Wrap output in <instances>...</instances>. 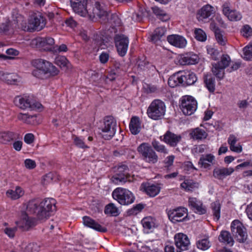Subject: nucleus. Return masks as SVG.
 I'll list each match as a JSON object with an SVG mask.
<instances>
[{
  "instance_id": "nucleus-48",
  "label": "nucleus",
  "mask_w": 252,
  "mask_h": 252,
  "mask_svg": "<svg viewBox=\"0 0 252 252\" xmlns=\"http://www.w3.org/2000/svg\"><path fill=\"white\" fill-rule=\"evenodd\" d=\"M211 208L215 218L218 220L220 218V204L219 201H216L212 203Z\"/></svg>"
},
{
  "instance_id": "nucleus-11",
  "label": "nucleus",
  "mask_w": 252,
  "mask_h": 252,
  "mask_svg": "<svg viewBox=\"0 0 252 252\" xmlns=\"http://www.w3.org/2000/svg\"><path fill=\"white\" fill-rule=\"evenodd\" d=\"M180 107L185 115H191L197 109V101L191 96H184L181 99Z\"/></svg>"
},
{
  "instance_id": "nucleus-24",
  "label": "nucleus",
  "mask_w": 252,
  "mask_h": 252,
  "mask_svg": "<svg viewBox=\"0 0 252 252\" xmlns=\"http://www.w3.org/2000/svg\"><path fill=\"white\" fill-rule=\"evenodd\" d=\"M160 189V188L158 186L148 183H143L140 186V190L150 197L156 196L159 193Z\"/></svg>"
},
{
  "instance_id": "nucleus-46",
  "label": "nucleus",
  "mask_w": 252,
  "mask_h": 252,
  "mask_svg": "<svg viewBox=\"0 0 252 252\" xmlns=\"http://www.w3.org/2000/svg\"><path fill=\"white\" fill-rule=\"evenodd\" d=\"M166 29L164 27H159L157 28L154 31V34L152 36V40L156 42L159 40L166 32Z\"/></svg>"
},
{
  "instance_id": "nucleus-61",
  "label": "nucleus",
  "mask_w": 252,
  "mask_h": 252,
  "mask_svg": "<svg viewBox=\"0 0 252 252\" xmlns=\"http://www.w3.org/2000/svg\"><path fill=\"white\" fill-rule=\"evenodd\" d=\"M32 117V116L28 114L19 113L17 115V118L19 120L27 123H30L29 119Z\"/></svg>"
},
{
  "instance_id": "nucleus-17",
  "label": "nucleus",
  "mask_w": 252,
  "mask_h": 252,
  "mask_svg": "<svg viewBox=\"0 0 252 252\" xmlns=\"http://www.w3.org/2000/svg\"><path fill=\"white\" fill-rule=\"evenodd\" d=\"M222 11L223 14L231 21H237L240 20L242 16V14L236 10L231 8V5L229 2H224L222 5Z\"/></svg>"
},
{
  "instance_id": "nucleus-63",
  "label": "nucleus",
  "mask_w": 252,
  "mask_h": 252,
  "mask_svg": "<svg viewBox=\"0 0 252 252\" xmlns=\"http://www.w3.org/2000/svg\"><path fill=\"white\" fill-rule=\"evenodd\" d=\"M25 167L29 169H32L36 167V163L34 160L31 159H26L24 161Z\"/></svg>"
},
{
  "instance_id": "nucleus-43",
  "label": "nucleus",
  "mask_w": 252,
  "mask_h": 252,
  "mask_svg": "<svg viewBox=\"0 0 252 252\" xmlns=\"http://www.w3.org/2000/svg\"><path fill=\"white\" fill-rule=\"evenodd\" d=\"M104 213L106 215L112 216H117L119 215L118 208L113 203L107 205L104 209Z\"/></svg>"
},
{
  "instance_id": "nucleus-13",
  "label": "nucleus",
  "mask_w": 252,
  "mask_h": 252,
  "mask_svg": "<svg viewBox=\"0 0 252 252\" xmlns=\"http://www.w3.org/2000/svg\"><path fill=\"white\" fill-rule=\"evenodd\" d=\"M54 44V39L51 37H37L32 41V45L45 51H56Z\"/></svg>"
},
{
  "instance_id": "nucleus-28",
  "label": "nucleus",
  "mask_w": 252,
  "mask_h": 252,
  "mask_svg": "<svg viewBox=\"0 0 252 252\" xmlns=\"http://www.w3.org/2000/svg\"><path fill=\"white\" fill-rule=\"evenodd\" d=\"M17 226L23 230H28L30 227L34 225V220L28 217V214H22L21 220L16 222Z\"/></svg>"
},
{
  "instance_id": "nucleus-60",
  "label": "nucleus",
  "mask_w": 252,
  "mask_h": 252,
  "mask_svg": "<svg viewBox=\"0 0 252 252\" xmlns=\"http://www.w3.org/2000/svg\"><path fill=\"white\" fill-rule=\"evenodd\" d=\"M17 229V226L13 227H7L4 229V232L10 238H13Z\"/></svg>"
},
{
  "instance_id": "nucleus-18",
  "label": "nucleus",
  "mask_w": 252,
  "mask_h": 252,
  "mask_svg": "<svg viewBox=\"0 0 252 252\" xmlns=\"http://www.w3.org/2000/svg\"><path fill=\"white\" fill-rule=\"evenodd\" d=\"M40 199L34 198L29 200L23 204V208L26 209L25 213L28 215H35L38 218V211L40 210Z\"/></svg>"
},
{
  "instance_id": "nucleus-5",
  "label": "nucleus",
  "mask_w": 252,
  "mask_h": 252,
  "mask_svg": "<svg viewBox=\"0 0 252 252\" xmlns=\"http://www.w3.org/2000/svg\"><path fill=\"white\" fill-rule=\"evenodd\" d=\"M116 121L113 117H106L103 125L99 128L101 130L99 134L106 140L111 139L116 133Z\"/></svg>"
},
{
  "instance_id": "nucleus-58",
  "label": "nucleus",
  "mask_w": 252,
  "mask_h": 252,
  "mask_svg": "<svg viewBox=\"0 0 252 252\" xmlns=\"http://www.w3.org/2000/svg\"><path fill=\"white\" fill-rule=\"evenodd\" d=\"M146 91L147 93H158L161 90L160 88L157 85L149 84L145 88Z\"/></svg>"
},
{
  "instance_id": "nucleus-59",
  "label": "nucleus",
  "mask_w": 252,
  "mask_h": 252,
  "mask_svg": "<svg viewBox=\"0 0 252 252\" xmlns=\"http://www.w3.org/2000/svg\"><path fill=\"white\" fill-rule=\"evenodd\" d=\"M120 72L118 68L112 69L106 76V78L113 81L115 80L116 77L119 76Z\"/></svg>"
},
{
  "instance_id": "nucleus-38",
  "label": "nucleus",
  "mask_w": 252,
  "mask_h": 252,
  "mask_svg": "<svg viewBox=\"0 0 252 252\" xmlns=\"http://www.w3.org/2000/svg\"><path fill=\"white\" fill-rule=\"evenodd\" d=\"M141 222L144 230L146 233H149L150 231H152V229L155 227L154 220L151 217L144 218L142 220Z\"/></svg>"
},
{
  "instance_id": "nucleus-2",
  "label": "nucleus",
  "mask_w": 252,
  "mask_h": 252,
  "mask_svg": "<svg viewBox=\"0 0 252 252\" xmlns=\"http://www.w3.org/2000/svg\"><path fill=\"white\" fill-rule=\"evenodd\" d=\"M56 201L52 198L40 200V210L38 211V219L44 220L54 214L56 211Z\"/></svg>"
},
{
  "instance_id": "nucleus-57",
  "label": "nucleus",
  "mask_w": 252,
  "mask_h": 252,
  "mask_svg": "<svg viewBox=\"0 0 252 252\" xmlns=\"http://www.w3.org/2000/svg\"><path fill=\"white\" fill-rule=\"evenodd\" d=\"M241 32L244 37L249 38L252 35V29L249 25H245L241 29Z\"/></svg>"
},
{
  "instance_id": "nucleus-32",
  "label": "nucleus",
  "mask_w": 252,
  "mask_h": 252,
  "mask_svg": "<svg viewBox=\"0 0 252 252\" xmlns=\"http://www.w3.org/2000/svg\"><path fill=\"white\" fill-rule=\"evenodd\" d=\"M237 141V138L233 134H230L228 138L227 142L229 145L230 150L237 153H240L242 151V147L240 144L236 145Z\"/></svg>"
},
{
  "instance_id": "nucleus-53",
  "label": "nucleus",
  "mask_w": 252,
  "mask_h": 252,
  "mask_svg": "<svg viewBox=\"0 0 252 252\" xmlns=\"http://www.w3.org/2000/svg\"><path fill=\"white\" fill-rule=\"evenodd\" d=\"M195 38L200 41H205L207 39L205 32L200 29H196L194 31Z\"/></svg>"
},
{
  "instance_id": "nucleus-7",
  "label": "nucleus",
  "mask_w": 252,
  "mask_h": 252,
  "mask_svg": "<svg viewBox=\"0 0 252 252\" xmlns=\"http://www.w3.org/2000/svg\"><path fill=\"white\" fill-rule=\"evenodd\" d=\"M87 16L91 20L97 17L103 22H105L108 19V9L107 6L102 3L95 2L94 6L89 8Z\"/></svg>"
},
{
  "instance_id": "nucleus-51",
  "label": "nucleus",
  "mask_w": 252,
  "mask_h": 252,
  "mask_svg": "<svg viewBox=\"0 0 252 252\" xmlns=\"http://www.w3.org/2000/svg\"><path fill=\"white\" fill-rule=\"evenodd\" d=\"M243 58L247 61L252 59V44H249L243 48Z\"/></svg>"
},
{
  "instance_id": "nucleus-49",
  "label": "nucleus",
  "mask_w": 252,
  "mask_h": 252,
  "mask_svg": "<svg viewBox=\"0 0 252 252\" xmlns=\"http://www.w3.org/2000/svg\"><path fill=\"white\" fill-rule=\"evenodd\" d=\"M152 145L153 148L158 152L164 154H167L168 151L165 146L160 144L158 141L154 140L152 142Z\"/></svg>"
},
{
  "instance_id": "nucleus-41",
  "label": "nucleus",
  "mask_w": 252,
  "mask_h": 252,
  "mask_svg": "<svg viewBox=\"0 0 252 252\" xmlns=\"http://www.w3.org/2000/svg\"><path fill=\"white\" fill-rule=\"evenodd\" d=\"M181 71L173 74L170 76L168 79V83L170 87L174 88L181 84Z\"/></svg>"
},
{
  "instance_id": "nucleus-62",
  "label": "nucleus",
  "mask_w": 252,
  "mask_h": 252,
  "mask_svg": "<svg viewBox=\"0 0 252 252\" xmlns=\"http://www.w3.org/2000/svg\"><path fill=\"white\" fill-rule=\"evenodd\" d=\"M38 247L36 244L30 243L25 249V252H37Z\"/></svg>"
},
{
  "instance_id": "nucleus-26",
  "label": "nucleus",
  "mask_w": 252,
  "mask_h": 252,
  "mask_svg": "<svg viewBox=\"0 0 252 252\" xmlns=\"http://www.w3.org/2000/svg\"><path fill=\"white\" fill-rule=\"evenodd\" d=\"M181 84L184 86L191 85L197 81V77L194 73L190 71H181Z\"/></svg>"
},
{
  "instance_id": "nucleus-10",
  "label": "nucleus",
  "mask_w": 252,
  "mask_h": 252,
  "mask_svg": "<svg viewBox=\"0 0 252 252\" xmlns=\"http://www.w3.org/2000/svg\"><path fill=\"white\" fill-rule=\"evenodd\" d=\"M46 21L45 18L40 14L33 15L29 20L27 27H25V31H40L45 26Z\"/></svg>"
},
{
  "instance_id": "nucleus-6",
  "label": "nucleus",
  "mask_w": 252,
  "mask_h": 252,
  "mask_svg": "<svg viewBox=\"0 0 252 252\" xmlns=\"http://www.w3.org/2000/svg\"><path fill=\"white\" fill-rule=\"evenodd\" d=\"M137 151L142 159L150 164H155L158 161V156L152 147L147 143H143L137 147Z\"/></svg>"
},
{
  "instance_id": "nucleus-64",
  "label": "nucleus",
  "mask_w": 252,
  "mask_h": 252,
  "mask_svg": "<svg viewBox=\"0 0 252 252\" xmlns=\"http://www.w3.org/2000/svg\"><path fill=\"white\" fill-rule=\"evenodd\" d=\"M136 64L140 70H145L147 65L148 64V62L145 60L138 59L137 61Z\"/></svg>"
},
{
  "instance_id": "nucleus-39",
  "label": "nucleus",
  "mask_w": 252,
  "mask_h": 252,
  "mask_svg": "<svg viewBox=\"0 0 252 252\" xmlns=\"http://www.w3.org/2000/svg\"><path fill=\"white\" fill-rule=\"evenodd\" d=\"M153 13L162 21L165 22L170 19V16L163 9L157 6L152 8Z\"/></svg>"
},
{
  "instance_id": "nucleus-37",
  "label": "nucleus",
  "mask_w": 252,
  "mask_h": 252,
  "mask_svg": "<svg viewBox=\"0 0 252 252\" xmlns=\"http://www.w3.org/2000/svg\"><path fill=\"white\" fill-rule=\"evenodd\" d=\"M204 82L208 91L210 93H213L215 90V78L210 75H205L204 76Z\"/></svg>"
},
{
  "instance_id": "nucleus-9",
  "label": "nucleus",
  "mask_w": 252,
  "mask_h": 252,
  "mask_svg": "<svg viewBox=\"0 0 252 252\" xmlns=\"http://www.w3.org/2000/svg\"><path fill=\"white\" fill-rule=\"evenodd\" d=\"M230 62V58L228 55H223L220 62L212 64L213 74L219 80L222 79L224 75V69L229 65Z\"/></svg>"
},
{
  "instance_id": "nucleus-27",
  "label": "nucleus",
  "mask_w": 252,
  "mask_h": 252,
  "mask_svg": "<svg viewBox=\"0 0 252 252\" xmlns=\"http://www.w3.org/2000/svg\"><path fill=\"white\" fill-rule=\"evenodd\" d=\"M168 42L176 47L184 48L187 45L186 39L183 37L177 34L170 35L167 38Z\"/></svg>"
},
{
  "instance_id": "nucleus-50",
  "label": "nucleus",
  "mask_w": 252,
  "mask_h": 252,
  "mask_svg": "<svg viewBox=\"0 0 252 252\" xmlns=\"http://www.w3.org/2000/svg\"><path fill=\"white\" fill-rule=\"evenodd\" d=\"M196 245L198 249L202 250H206L211 246L210 243L208 238L202 239L198 241L196 243Z\"/></svg>"
},
{
  "instance_id": "nucleus-45",
  "label": "nucleus",
  "mask_w": 252,
  "mask_h": 252,
  "mask_svg": "<svg viewBox=\"0 0 252 252\" xmlns=\"http://www.w3.org/2000/svg\"><path fill=\"white\" fill-rule=\"evenodd\" d=\"M14 138V134L12 132H0V143L6 144Z\"/></svg>"
},
{
  "instance_id": "nucleus-34",
  "label": "nucleus",
  "mask_w": 252,
  "mask_h": 252,
  "mask_svg": "<svg viewBox=\"0 0 252 252\" xmlns=\"http://www.w3.org/2000/svg\"><path fill=\"white\" fill-rule=\"evenodd\" d=\"M219 241L220 243L232 246L234 244V240L230 233L226 230H222L218 237Z\"/></svg>"
},
{
  "instance_id": "nucleus-21",
  "label": "nucleus",
  "mask_w": 252,
  "mask_h": 252,
  "mask_svg": "<svg viewBox=\"0 0 252 252\" xmlns=\"http://www.w3.org/2000/svg\"><path fill=\"white\" fill-rule=\"evenodd\" d=\"M174 240L176 248L181 252L188 250L190 242L186 235L181 233L176 234L174 236Z\"/></svg>"
},
{
  "instance_id": "nucleus-29",
  "label": "nucleus",
  "mask_w": 252,
  "mask_h": 252,
  "mask_svg": "<svg viewBox=\"0 0 252 252\" xmlns=\"http://www.w3.org/2000/svg\"><path fill=\"white\" fill-rule=\"evenodd\" d=\"M83 224L89 227L96 231L105 232L107 231L106 227L101 226L90 217L85 216L83 218Z\"/></svg>"
},
{
  "instance_id": "nucleus-4",
  "label": "nucleus",
  "mask_w": 252,
  "mask_h": 252,
  "mask_svg": "<svg viewBox=\"0 0 252 252\" xmlns=\"http://www.w3.org/2000/svg\"><path fill=\"white\" fill-rule=\"evenodd\" d=\"M166 107L164 103L159 100H153L148 107L147 113L149 118L154 120L161 119L165 114Z\"/></svg>"
},
{
  "instance_id": "nucleus-33",
  "label": "nucleus",
  "mask_w": 252,
  "mask_h": 252,
  "mask_svg": "<svg viewBox=\"0 0 252 252\" xmlns=\"http://www.w3.org/2000/svg\"><path fill=\"white\" fill-rule=\"evenodd\" d=\"M129 130L131 133L136 135L141 130V124L139 118L138 117H132L129 123Z\"/></svg>"
},
{
  "instance_id": "nucleus-44",
  "label": "nucleus",
  "mask_w": 252,
  "mask_h": 252,
  "mask_svg": "<svg viewBox=\"0 0 252 252\" xmlns=\"http://www.w3.org/2000/svg\"><path fill=\"white\" fill-rule=\"evenodd\" d=\"M115 172L117 174L123 175V177H126L127 179H129L130 175L128 173L129 169L125 164L118 165L115 167Z\"/></svg>"
},
{
  "instance_id": "nucleus-35",
  "label": "nucleus",
  "mask_w": 252,
  "mask_h": 252,
  "mask_svg": "<svg viewBox=\"0 0 252 252\" xmlns=\"http://www.w3.org/2000/svg\"><path fill=\"white\" fill-rule=\"evenodd\" d=\"M24 194V190L20 187H16L14 190L8 189L6 192V196L12 200H16L20 198Z\"/></svg>"
},
{
  "instance_id": "nucleus-8",
  "label": "nucleus",
  "mask_w": 252,
  "mask_h": 252,
  "mask_svg": "<svg viewBox=\"0 0 252 252\" xmlns=\"http://www.w3.org/2000/svg\"><path fill=\"white\" fill-rule=\"evenodd\" d=\"M14 102L16 106L23 110L39 109L42 106L41 104L35 102L30 96H17L15 97Z\"/></svg>"
},
{
  "instance_id": "nucleus-22",
  "label": "nucleus",
  "mask_w": 252,
  "mask_h": 252,
  "mask_svg": "<svg viewBox=\"0 0 252 252\" xmlns=\"http://www.w3.org/2000/svg\"><path fill=\"white\" fill-rule=\"evenodd\" d=\"M215 163V157L211 154L202 155L201 156L198 164L200 168L210 170L212 166Z\"/></svg>"
},
{
  "instance_id": "nucleus-14",
  "label": "nucleus",
  "mask_w": 252,
  "mask_h": 252,
  "mask_svg": "<svg viewBox=\"0 0 252 252\" xmlns=\"http://www.w3.org/2000/svg\"><path fill=\"white\" fill-rule=\"evenodd\" d=\"M114 41L118 54L121 57L125 56L128 47V38L124 34H117L114 37Z\"/></svg>"
},
{
  "instance_id": "nucleus-55",
  "label": "nucleus",
  "mask_w": 252,
  "mask_h": 252,
  "mask_svg": "<svg viewBox=\"0 0 252 252\" xmlns=\"http://www.w3.org/2000/svg\"><path fill=\"white\" fill-rule=\"evenodd\" d=\"M207 53L210 55L211 58L214 60H217L219 56V51L211 46L207 47Z\"/></svg>"
},
{
  "instance_id": "nucleus-12",
  "label": "nucleus",
  "mask_w": 252,
  "mask_h": 252,
  "mask_svg": "<svg viewBox=\"0 0 252 252\" xmlns=\"http://www.w3.org/2000/svg\"><path fill=\"white\" fill-rule=\"evenodd\" d=\"M232 233L236 240L240 243H244L247 238L246 228L238 220H234L231 225Z\"/></svg>"
},
{
  "instance_id": "nucleus-40",
  "label": "nucleus",
  "mask_w": 252,
  "mask_h": 252,
  "mask_svg": "<svg viewBox=\"0 0 252 252\" xmlns=\"http://www.w3.org/2000/svg\"><path fill=\"white\" fill-rule=\"evenodd\" d=\"M198 187V183L192 180H185L181 184V188L186 191H192Z\"/></svg>"
},
{
  "instance_id": "nucleus-15",
  "label": "nucleus",
  "mask_w": 252,
  "mask_h": 252,
  "mask_svg": "<svg viewBox=\"0 0 252 252\" xmlns=\"http://www.w3.org/2000/svg\"><path fill=\"white\" fill-rule=\"evenodd\" d=\"M188 210L184 207H178L168 211L169 219L173 223L184 220L188 216Z\"/></svg>"
},
{
  "instance_id": "nucleus-16",
  "label": "nucleus",
  "mask_w": 252,
  "mask_h": 252,
  "mask_svg": "<svg viewBox=\"0 0 252 252\" xmlns=\"http://www.w3.org/2000/svg\"><path fill=\"white\" fill-rule=\"evenodd\" d=\"M87 1L88 0H70V3L76 13L81 16L86 17L88 14L89 10Z\"/></svg>"
},
{
  "instance_id": "nucleus-47",
  "label": "nucleus",
  "mask_w": 252,
  "mask_h": 252,
  "mask_svg": "<svg viewBox=\"0 0 252 252\" xmlns=\"http://www.w3.org/2000/svg\"><path fill=\"white\" fill-rule=\"evenodd\" d=\"M111 182L116 185L124 184L127 182H130V180L126 177H123L120 174H115L111 178Z\"/></svg>"
},
{
  "instance_id": "nucleus-23",
  "label": "nucleus",
  "mask_w": 252,
  "mask_h": 252,
  "mask_svg": "<svg viewBox=\"0 0 252 252\" xmlns=\"http://www.w3.org/2000/svg\"><path fill=\"white\" fill-rule=\"evenodd\" d=\"M234 171L232 167H216L213 171V177L219 180H223L227 176L231 175Z\"/></svg>"
},
{
  "instance_id": "nucleus-3",
  "label": "nucleus",
  "mask_w": 252,
  "mask_h": 252,
  "mask_svg": "<svg viewBox=\"0 0 252 252\" xmlns=\"http://www.w3.org/2000/svg\"><path fill=\"white\" fill-rule=\"evenodd\" d=\"M113 198L122 205H128L134 202L135 197L128 189L117 188L112 192Z\"/></svg>"
},
{
  "instance_id": "nucleus-52",
  "label": "nucleus",
  "mask_w": 252,
  "mask_h": 252,
  "mask_svg": "<svg viewBox=\"0 0 252 252\" xmlns=\"http://www.w3.org/2000/svg\"><path fill=\"white\" fill-rule=\"evenodd\" d=\"M146 14L147 12L146 11H143V9L139 10L138 12H134L132 14L131 19L134 22H140Z\"/></svg>"
},
{
  "instance_id": "nucleus-36",
  "label": "nucleus",
  "mask_w": 252,
  "mask_h": 252,
  "mask_svg": "<svg viewBox=\"0 0 252 252\" xmlns=\"http://www.w3.org/2000/svg\"><path fill=\"white\" fill-rule=\"evenodd\" d=\"M0 79L8 84H13L17 82V76L14 73H8L0 71Z\"/></svg>"
},
{
  "instance_id": "nucleus-31",
  "label": "nucleus",
  "mask_w": 252,
  "mask_h": 252,
  "mask_svg": "<svg viewBox=\"0 0 252 252\" xmlns=\"http://www.w3.org/2000/svg\"><path fill=\"white\" fill-rule=\"evenodd\" d=\"M210 28L214 31L216 39L218 42L221 45H225L226 39L223 34V32L216 26V24L214 23H211Z\"/></svg>"
},
{
  "instance_id": "nucleus-1",
  "label": "nucleus",
  "mask_w": 252,
  "mask_h": 252,
  "mask_svg": "<svg viewBox=\"0 0 252 252\" xmlns=\"http://www.w3.org/2000/svg\"><path fill=\"white\" fill-rule=\"evenodd\" d=\"M33 64L36 68L32 72V74L38 78H42L39 75L40 72L45 75L49 76H55L59 73V70L51 63L46 60L38 59L33 62Z\"/></svg>"
},
{
  "instance_id": "nucleus-42",
  "label": "nucleus",
  "mask_w": 252,
  "mask_h": 252,
  "mask_svg": "<svg viewBox=\"0 0 252 252\" xmlns=\"http://www.w3.org/2000/svg\"><path fill=\"white\" fill-rule=\"evenodd\" d=\"M190 134L193 139L196 140L204 139L207 136V133L206 131L199 128H196L192 130Z\"/></svg>"
},
{
  "instance_id": "nucleus-19",
  "label": "nucleus",
  "mask_w": 252,
  "mask_h": 252,
  "mask_svg": "<svg viewBox=\"0 0 252 252\" xmlns=\"http://www.w3.org/2000/svg\"><path fill=\"white\" fill-rule=\"evenodd\" d=\"M160 140L170 146L175 147L181 142L182 136L168 130L162 136H160Z\"/></svg>"
},
{
  "instance_id": "nucleus-30",
  "label": "nucleus",
  "mask_w": 252,
  "mask_h": 252,
  "mask_svg": "<svg viewBox=\"0 0 252 252\" xmlns=\"http://www.w3.org/2000/svg\"><path fill=\"white\" fill-rule=\"evenodd\" d=\"M214 12V8L210 5L204 6L197 13V18L199 21H203L204 19L209 18Z\"/></svg>"
},
{
  "instance_id": "nucleus-56",
  "label": "nucleus",
  "mask_w": 252,
  "mask_h": 252,
  "mask_svg": "<svg viewBox=\"0 0 252 252\" xmlns=\"http://www.w3.org/2000/svg\"><path fill=\"white\" fill-rule=\"evenodd\" d=\"M74 144L81 148H88V147L84 143L83 139L81 137L73 135L72 137Z\"/></svg>"
},
{
  "instance_id": "nucleus-25",
  "label": "nucleus",
  "mask_w": 252,
  "mask_h": 252,
  "mask_svg": "<svg viewBox=\"0 0 252 252\" xmlns=\"http://www.w3.org/2000/svg\"><path fill=\"white\" fill-rule=\"evenodd\" d=\"M198 56L192 53H188L181 55L179 59V62L181 65L195 64L198 62Z\"/></svg>"
},
{
  "instance_id": "nucleus-20",
  "label": "nucleus",
  "mask_w": 252,
  "mask_h": 252,
  "mask_svg": "<svg viewBox=\"0 0 252 252\" xmlns=\"http://www.w3.org/2000/svg\"><path fill=\"white\" fill-rule=\"evenodd\" d=\"M189 206L194 213L199 215L206 214V208L202 202L196 197H190L189 198Z\"/></svg>"
},
{
  "instance_id": "nucleus-54",
  "label": "nucleus",
  "mask_w": 252,
  "mask_h": 252,
  "mask_svg": "<svg viewBox=\"0 0 252 252\" xmlns=\"http://www.w3.org/2000/svg\"><path fill=\"white\" fill-rule=\"evenodd\" d=\"M144 208V205L142 204H138L133 206L130 209H129L127 213L128 215H135L141 212Z\"/></svg>"
}]
</instances>
